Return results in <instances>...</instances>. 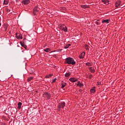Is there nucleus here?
<instances>
[{
  "mask_svg": "<svg viewBox=\"0 0 125 125\" xmlns=\"http://www.w3.org/2000/svg\"><path fill=\"white\" fill-rule=\"evenodd\" d=\"M96 87H93L90 90V92L91 94H93V93H95V91H96V90H95Z\"/></svg>",
  "mask_w": 125,
  "mask_h": 125,
  "instance_id": "nucleus-9",
  "label": "nucleus"
},
{
  "mask_svg": "<svg viewBox=\"0 0 125 125\" xmlns=\"http://www.w3.org/2000/svg\"><path fill=\"white\" fill-rule=\"evenodd\" d=\"M3 4L7 5V4H8V0H4Z\"/></svg>",
  "mask_w": 125,
  "mask_h": 125,
  "instance_id": "nucleus-20",
  "label": "nucleus"
},
{
  "mask_svg": "<svg viewBox=\"0 0 125 125\" xmlns=\"http://www.w3.org/2000/svg\"><path fill=\"white\" fill-rule=\"evenodd\" d=\"M60 30H62V31H63V32H67V28L65 24H61L59 26Z\"/></svg>",
  "mask_w": 125,
  "mask_h": 125,
  "instance_id": "nucleus-2",
  "label": "nucleus"
},
{
  "mask_svg": "<svg viewBox=\"0 0 125 125\" xmlns=\"http://www.w3.org/2000/svg\"><path fill=\"white\" fill-rule=\"evenodd\" d=\"M51 77H52V74H50L49 75H46L45 76V78L46 79H49V78H51Z\"/></svg>",
  "mask_w": 125,
  "mask_h": 125,
  "instance_id": "nucleus-19",
  "label": "nucleus"
},
{
  "mask_svg": "<svg viewBox=\"0 0 125 125\" xmlns=\"http://www.w3.org/2000/svg\"><path fill=\"white\" fill-rule=\"evenodd\" d=\"M38 11H39V7H38V6H36L35 8L33 9V13L34 15H36Z\"/></svg>",
  "mask_w": 125,
  "mask_h": 125,
  "instance_id": "nucleus-5",
  "label": "nucleus"
},
{
  "mask_svg": "<svg viewBox=\"0 0 125 125\" xmlns=\"http://www.w3.org/2000/svg\"><path fill=\"white\" fill-rule=\"evenodd\" d=\"M53 52H55V51H53Z\"/></svg>",
  "mask_w": 125,
  "mask_h": 125,
  "instance_id": "nucleus-35",
  "label": "nucleus"
},
{
  "mask_svg": "<svg viewBox=\"0 0 125 125\" xmlns=\"http://www.w3.org/2000/svg\"><path fill=\"white\" fill-rule=\"evenodd\" d=\"M70 76V73H67L65 74V77H69Z\"/></svg>",
  "mask_w": 125,
  "mask_h": 125,
  "instance_id": "nucleus-26",
  "label": "nucleus"
},
{
  "mask_svg": "<svg viewBox=\"0 0 125 125\" xmlns=\"http://www.w3.org/2000/svg\"><path fill=\"white\" fill-rule=\"evenodd\" d=\"M16 2H18V0H16Z\"/></svg>",
  "mask_w": 125,
  "mask_h": 125,
  "instance_id": "nucleus-33",
  "label": "nucleus"
},
{
  "mask_svg": "<svg viewBox=\"0 0 125 125\" xmlns=\"http://www.w3.org/2000/svg\"><path fill=\"white\" fill-rule=\"evenodd\" d=\"M89 79H90V80H91V78H92V75H90L89 77Z\"/></svg>",
  "mask_w": 125,
  "mask_h": 125,
  "instance_id": "nucleus-29",
  "label": "nucleus"
},
{
  "mask_svg": "<svg viewBox=\"0 0 125 125\" xmlns=\"http://www.w3.org/2000/svg\"><path fill=\"white\" fill-rule=\"evenodd\" d=\"M33 79H34V78L33 77H28L27 78V82H31V81H32L33 80Z\"/></svg>",
  "mask_w": 125,
  "mask_h": 125,
  "instance_id": "nucleus-21",
  "label": "nucleus"
},
{
  "mask_svg": "<svg viewBox=\"0 0 125 125\" xmlns=\"http://www.w3.org/2000/svg\"><path fill=\"white\" fill-rule=\"evenodd\" d=\"M96 24L97 25H99V22L98 21H96Z\"/></svg>",
  "mask_w": 125,
  "mask_h": 125,
  "instance_id": "nucleus-31",
  "label": "nucleus"
},
{
  "mask_svg": "<svg viewBox=\"0 0 125 125\" xmlns=\"http://www.w3.org/2000/svg\"><path fill=\"white\" fill-rule=\"evenodd\" d=\"M79 91H80V92H83V90H80Z\"/></svg>",
  "mask_w": 125,
  "mask_h": 125,
  "instance_id": "nucleus-32",
  "label": "nucleus"
},
{
  "mask_svg": "<svg viewBox=\"0 0 125 125\" xmlns=\"http://www.w3.org/2000/svg\"><path fill=\"white\" fill-rule=\"evenodd\" d=\"M16 37L18 40H20V39L22 40V39H23V37H22V35L21 34H16Z\"/></svg>",
  "mask_w": 125,
  "mask_h": 125,
  "instance_id": "nucleus-8",
  "label": "nucleus"
},
{
  "mask_svg": "<svg viewBox=\"0 0 125 125\" xmlns=\"http://www.w3.org/2000/svg\"><path fill=\"white\" fill-rule=\"evenodd\" d=\"M81 6H82V7L83 8H86V6H85V5Z\"/></svg>",
  "mask_w": 125,
  "mask_h": 125,
  "instance_id": "nucleus-28",
  "label": "nucleus"
},
{
  "mask_svg": "<svg viewBox=\"0 0 125 125\" xmlns=\"http://www.w3.org/2000/svg\"><path fill=\"white\" fill-rule=\"evenodd\" d=\"M85 49L87 50L88 49V45L87 44H85L84 45Z\"/></svg>",
  "mask_w": 125,
  "mask_h": 125,
  "instance_id": "nucleus-25",
  "label": "nucleus"
},
{
  "mask_svg": "<svg viewBox=\"0 0 125 125\" xmlns=\"http://www.w3.org/2000/svg\"><path fill=\"white\" fill-rule=\"evenodd\" d=\"M88 69H89V71L90 72H91V73H94V72H95V70L94 69V68L92 67H89L88 68Z\"/></svg>",
  "mask_w": 125,
  "mask_h": 125,
  "instance_id": "nucleus-13",
  "label": "nucleus"
},
{
  "mask_svg": "<svg viewBox=\"0 0 125 125\" xmlns=\"http://www.w3.org/2000/svg\"><path fill=\"white\" fill-rule=\"evenodd\" d=\"M70 46H71V44H67V45H66L64 46V48L67 49V48H68V47H69Z\"/></svg>",
  "mask_w": 125,
  "mask_h": 125,
  "instance_id": "nucleus-23",
  "label": "nucleus"
},
{
  "mask_svg": "<svg viewBox=\"0 0 125 125\" xmlns=\"http://www.w3.org/2000/svg\"><path fill=\"white\" fill-rule=\"evenodd\" d=\"M120 4H121V0L117 1L115 3V7H116V8H118V7H119Z\"/></svg>",
  "mask_w": 125,
  "mask_h": 125,
  "instance_id": "nucleus-10",
  "label": "nucleus"
},
{
  "mask_svg": "<svg viewBox=\"0 0 125 125\" xmlns=\"http://www.w3.org/2000/svg\"><path fill=\"white\" fill-rule=\"evenodd\" d=\"M65 105H66L65 102L59 103L58 106L59 111H60V109H63L65 107Z\"/></svg>",
  "mask_w": 125,
  "mask_h": 125,
  "instance_id": "nucleus-3",
  "label": "nucleus"
},
{
  "mask_svg": "<svg viewBox=\"0 0 125 125\" xmlns=\"http://www.w3.org/2000/svg\"><path fill=\"white\" fill-rule=\"evenodd\" d=\"M30 2V0H24L22 1V4H29Z\"/></svg>",
  "mask_w": 125,
  "mask_h": 125,
  "instance_id": "nucleus-12",
  "label": "nucleus"
},
{
  "mask_svg": "<svg viewBox=\"0 0 125 125\" xmlns=\"http://www.w3.org/2000/svg\"><path fill=\"white\" fill-rule=\"evenodd\" d=\"M65 62L66 64H68L75 65V64H76V62L75 61V60L73 59V58H67L65 59Z\"/></svg>",
  "mask_w": 125,
  "mask_h": 125,
  "instance_id": "nucleus-1",
  "label": "nucleus"
},
{
  "mask_svg": "<svg viewBox=\"0 0 125 125\" xmlns=\"http://www.w3.org/2000/svg\"><path fill=\"white\" fill-rule=\"evenodd\" d=\"M44 51L45 52H49V51H51V50L49 48H46L45 49H44Z\"/></svg>",
  "mask_w": 125,
  "mask_h": 125,
  "instance_id": "nucleus-17",
  "label": "nucleus"
},
{
  "mask_svg": "<svg viewBox=\"0 0 125 125\" xmlns=\"http://www.w3.org/2000/svg\"><path fill=\"white\" fill-rule=\"evenodd\" d=\"M102 1L104 4L108 5L109 4V0H102Z\"/></svg>",
  "mask_w": 125,
  "mask_h": 125,
  "instance_id": "nucleus-16",
  "label": "nucleus"
},
{
  "mask_svg": "<svg viewBox=\"0 0 125 125\" xmlns=\"http://www.w3.org/2000/svg\"><path fill=\"white\" fill-rule=\"evenodd\" d=\"M18 109H21V106L18 105Z\"/></svg>",
  "mask_w": 125,
  "mask_h": 125,
  "instance_id": "nucleus-30",
  "label": "nucleus"
},
{
  "mask_svg": "<svg viewBox=\"0 0 125 125\" xmlns=\"http://www.w3.org/2000/svg\"><path fill=\"white\" fill-rule=\"evenodd\" d=\"M97 84L98 85H101L103 84V83H102L101 82H97Z\"/></svg>",
  "mask_w": 125,
  "mask_h": 125,
  "instance_id": "nucleus-24",
  "label": "nucleus"
},
{
  "mask_svg": "<svg viewBox=\"0 0 125 125\" xmlns=\"http://www.w3.org/2000/svg\"><path fill=\"white\" fill-rule=\"evenodd\" d=\"M43 97H44L45 98H47V100H49V99H50L51 97V95H50V93H48L47 92H45L43 94Z\"/></svg>",
  "mask_w": 125,
  "mask_h": 125,
  "instance_id": "nucleus-4",
  "label": "nucleus"
},
{
  "mask_svg": "<svg viewBox=\"0 0 125 125\" xmlns=\"http://www.w3.org/2000/svg\"><path fill=\"white\" fill-rule=\"evenodd\" d=\"M20 43H21V46H22L24 48H27V46L26 45H25L24 42H21Z\"/></svg>",
  "mask_w": 125,
  "mask_h": 125,
  "instance_id": "nucleus-18",
  "label": "nucleus"
},
{
  "mask_svg": "<svg viewBox=\"0 0 125 125\" xmlns=\"http://www.w3.org/2000/svg\"><path fill=\"white\" fill-rule=\"evenodd\" d=\"M61 84H62L61 88H64V87H65V86L67 85V83L64 82H62Z\"/></svg>",
  "mask_w": 125,
  "mask_h": 125,
  "instance_id": "nucleus-15",
  "label": "nucleus"
},
{
  "mask_svg": "<svg viewBox=\"0 0 125 125\" xmlns=\"http://www.w3.org/2000/svg\"><path fill=\"white\" fill-rule=\"evenodd\" d=\"M0 26H1V23H0Z\"/></svg>",
  "mask_w": 125,
  "mask_h": 125,
  "instance_id": "nucleus-34",
  "label": "nucleus"
},
{
  "mask_svg": "<svg viewBox=\"0 0 125 125\" xmlns=\"http://www.w3.org/2000/svg\"><path fill=\"white\" fill-rule=\"evenodd\" d=\"M21 105H22V103H21V102L18 103V106H21Z\"/></svg>",
  "mask_w": 125,
  "mask_h": 125,
  "instance_id": "nucleus-27",
  "label": "nucleus"
},
{
  "mask_svg": "<svg viewBox=\"0 0 125 125\" xmlns=\"http://www.w3.org/2000/svg\"><path fill=\"white\" fill-rule=\"evenodd\" d=\"M86 66H88V67H89L90 66H92V64L90 62H87L85 63Z\"/></svg>",
  "mask_w": 125,
  "mask_h": 125,
  "instance_id": "nucleus-22",
  "label": "nucleus"
},
{
  "mask_svg": "<svg viewBox=\"0 0 125 125\" xmlns=\"http://www.w3.org/2000/svg\"><path fill=\"white\" fill-rule=\"evenodd\" d=\"M69 81L71 83H76V82H78V79L75 78H71L69 79Z\"/></svg>",
  "mask_w": 125,
  "mask_h": 125,
  "instance_id": "nucleus-7",
  "label": "nucleus"
},
{
  "mask_svg": "<svg viewBox=\"0 0 125 125\" xmlns=\"http://www.w3.org/2000/svg\"><path fill=\"white\" fill-rule=\"evenodd\" d=\"M77 86H79V87H82V86H83V84L80 83V81L77 82Z\"/></svg>",
  "mask_w": 125,
  "mask_h": 125,
  "instance_id": "nucleus-14",
  "label": "nucleus"
},
{
  "mask_svg": "<svg viewBox=\"0 0 125 125\" xmlns=\"http://www.w3.org/2000/svg\"><path fill=\"white\" fill-rule=\"evenodd\" d=\"M110 22V20L107 19V20H104L102 21V22L103 24H104V23H106V24H108Z\"/></svg>",
  "mask_w": 125,
  "mask_h": 125,
  "instance_id": "nucleus-11",
  "label": "nucleus"
},
{
  "mask_svg": "<svg viewBox=\"0 0 125 125\" xmlns=\"http://www.w3.org/2000/svg\"><path fill=\"white\" fill-rule=\"evenodd\" d=\"M85 55V52H83L79 56L80 59H83L84 58V55Z\"/></svg>",
  "mask_w": 125,
  "mask_h": 125,
  "instance_id": "nucleus-6",
  "label": "nucleus"
}]
</instances>
